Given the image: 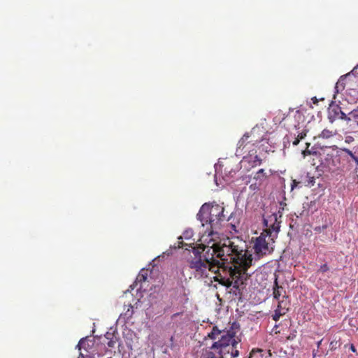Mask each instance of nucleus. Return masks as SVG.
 I'll return each instance as SVG.
<instances>
[{"instance_id": "obj_1", "label": "nucleus", "mask_w": 358, "mask_h": 358, "mask_svg": "<svg viewBox=\"0 0 358 358\" xmlns=\"http://www.w3.org/2000/svg\"><path fill=\"white\" fill-rule=\"evenodd\" d=\"M217 234L210 232L203 234L199 239L201 243L192 248V250H187V263L196 278L208 277L210 271L217 273L220 265V259L222 262H227L229 252L235 250H242L244 241L241 239L234 238L224 240L223 243L216 239Z\"/></svg>"}, {"instance_id": "obj_2", "label": "nucleus", "mask_w": 358, "mask_h": 358, "mask_svg": "<svg viewBox=\"0 0 358 358\" xmlns=\"http://www.w3.org/2000/svg\"><path fill=\"white\" fill-rule=\"evenodd\" d=\"M228 258V261L232 264L229 268V277L225 278L221 274H217L213 278L214 281L218 282L227 287L233 285L234 287L238 289L251 275L248 270L251 266L253 259L252 255L247 250L246 243L244 241V246L241 251L238 249L237 252H235V250L229 252Z\"/></svg>"}, {"instance_id": "obj_3", "label": "nucleus", "mask_w": 358, "mask_h": 358, "mask_svg": "<svg viewBox=\"0 0 358 358\" xmlns=\"http://www.w3.org/2000/svg\"><path fill=\"white\" fill-rule=\"evenodd\" d=\"M224 208L217 203H205L203 204L197 213V219L201 222L203 227L209 224L210 230H207L203 234H208L214 232L217 234L216 239L220 241L219 233L216 231L220 228L221 224L226 220L224 214Z\"/></svg>"}, {"instance_id": "obj_4", "label": "nucleus", "mask_w": 358, "mask_h": 358, "mask_svg": "<svg viewBox=\"0 0 358 358\" xmlns=\"http://www.w3.org/2000/svg\"><path fill=\"white\" fill-rule=\"evenodd\" d=\"M275 235L272 236L267 231H263L256 238H252V249L258 258L271 255L274 250Z\"/></svg>"}, {"instance_id": "obj_5", "label": "nucleus", "mask_w": 358, "mask_h": 358, "mask_svg": "<svg viewBox=\"0 0 358 358\" xmlns=\"http://www.w3.org/2000/svg\"><path fill=\"white\" fill-rule=\"evenodd\" d=\"M262 138L257 136L255 131L252 130L245 133L237 144V155H242L245 152L256 151Z\"/></svg>"}, {"instance_id": "obj_6", "label": "nucleus", "mask_w": 358, "mask_h": 358, "mask_svg": "<svg viewBox=\"0 0 358 358\" xmlns=\"http://www.w3.org/2000/svg\"><path fill=\"white\" fill-rule=\"evenodd\" d=\"M264 222L267 227V229L264 231H269L272 236L275 235V240L278 237V234L280 231V222L278 220L277 214H272L268 217V220L264 219Z\"/></svg>"}, {"instance_id": "obj_7", "label": "nucleus", "mask_w": 358, "mask_h": 358, "mask_svg": "<svg viewBox=\"0 0 358 358\" xmlns=\"http://www.w3.org/2000/svg\"><path fill=\"white\" fill-rule=\"evenodd\" d=\"M234 342H237L234 338V335L225 333L221 336V338L218 341L215 342L213 344V349L216 350L217 348H221L224 350L226 348H232L231 345L234 344Z\"/></svg>"}, {"instance_id": "obj_8", "label": "nucleus", "mask_w": 358, "mask_h": 358, "mask_svg": "<svg viewBox=\"0 0 358 358\" xmlns=\"http://www.w3.org/2000/svg\"><path fill=\"white\" fill-rule=\"evenodd\" d=\"M329 118L331 122L336 120H345L347 121L350 120V117H348L345 113L341 110L338 105H333L329 109Z\"/></svg>"}, {"instance_id": "obj_9", "label": "nucleus", "mask_w": 358, "mask_h": 358, "mask_svg": "<svg viewBox=\"0 0 358 358\" xmlns=\"http://www.w3.org/2000/svg\"><path fill=\"white\" fill-rule=\"evenodd\" d=\"M243 163L248 164V168H251L259 166L262 163V159L257 155V150L248 152L246 156L243 158Z\"/></svg>"}, {"instance_id": "obj_10", "label": "nucleus", "mask_w": 358, "mask_h": 358, "mask_svg": "<svg viewBox=\"0 0 358 358\" xmlns=\"http://www.w3.org/2000/svg\"><path fill=\"white\" fill-rule=\"evenodd\" d=\"M273 298L278 301V303L279 301L286 300L287 301V295L286 294V291L285 288L278 285L277 278H275L274 282V285L273 288Z\"/></svg>"}, {"instance_id": "obj_11", "label": "nucleus", "mask_w": 358, "mask_h": 358, "mask_svg": "<svg viewBox=\"0 0 358 358\" xmlns=\"http://www.w3.org/2000/svg\"><path fill=\"white\" fill-rule=\"evenodd\" d=\"M289 301H287L286 300L279 301L277 308L272 316L273 320L277 322L281 316L285 315L289 309Z\"/></svg>"}, {"instance_id": "obj_12", "label": "nucleus", "mask_w": 358, "mask_h": 358, "mask_svg": "<svg viewBox=\"0 0 358 358\" xmlns=\"http://www.w3.org/2000/svg\"><path fill=\"white\" fill-rule=\"evenodd\" d=\"M268 178V175L265 172L264 169H261L257 171L253 177V179L255 180V183L250 185V189H255L257 188V185H261Z\"/></svg>"}, {"instance_id": "obj_13", "label": "nucleus", "mask_w": 358, "mask_h": 358, "mask_svg": "<svg viewBox=\"0 0 358 358\" xmlns=\"http://www.w3.org/2000/svg\"><path fill=\"white\" fill-rule=\"evenodd\" d=\"M206 358H222V352L217 351V349H213V345L210 348V350L206 353Z\"/></svg>"}, {"instance_id": "obj_14", "label": "nucleus", "mask_w": 358, "mask_h": 358, "mask_svg": "<svg viewBox=\"0 0 358 358\" xmlns=\"http://www.w3.org/2000/svg\"><path fill=\"white\" fill-rule=\"evenodd\" d=\"M105 337L108 340V342L106 343L107 345L109 348H114L117 342V338L114 336V335L108 332L105 335Z\"/></svg>"}, {"instance_id": "obj_15", "label": "nucleus", "mask_w": 358, "mask_h": 358, "mask_svg": "<svg viewBox=\"0 0 358 358\" xmlns=\"http://www.w3.org/2000/svg\"><path fill=\"white\" fill-rule=\"evenodd\" d=\"M148 279V270H145V269H142L140 273H138L137 278H136V283L137 282H144L147 280Z\"/></svg>"}, {"instance_id": "obj_16", "label": "nucleus", "mask_w": 358, "mask_h": 358, "mask_svg": "<svg viewBox=\"0 0 358 358\" xmlns=\"http://www.w3.org/2000/svg\"><path fill=\"white\" fill-rule=\"evenodd\" d=\"M334 136L333 131L329 129H324L315 139L324 138L328 139Z\"/></svg>"}, {"instance_id": "obj_17", "label": "nucleus", "mask_w": 358, "mask_h": 358, "mask_svg": "<svg viewBox=\"0 0 358 358\" xmlns=\"http://www.w3.org/2000/svg\"><path fill=\"white\" fill-rule=\"evenodd\" d=\"M238 345V342H234V344H232L231 346L232 348H229L228 350H230L229 354L231 355V358H236L238 357L239 352L237 349V346Z\"/></svg>"}, {"instance_id": "obj_18", "label": "nucleus", "mask_w": 358, "mask_h": 358, "mask_svg": "<svg viewBox=\"0 0 358 358\" xmlns=\"http://www.w3.org/2000/svg\"><path fill=\"white\" fill-rule=\"evenodd\" d=\"M339 150L348 154L355 163L358 160V157L348 148H340Z\"/></svg>"}, {"instance_id": "obj_19", "label": "nucleus", "mask_w": 358, "mask_h": 358, "mask_svg": "<svg viewBox=\"0 0 358 358\" xmlns=\"http://www.w3.org/2000/svg\"><path fill=\"white\" fill-rule=\"evenodd\" d=\"M221 331L218 329L217 327H213L210 333L208 334V337L211 339H215L220 334Z\"/></svg>"}, {"instance_id": "obj_20", "label": "nucleus", "mask_w": 358, "mask_h": 358, "mask_svg": "<svg viewBox=\"0 0 358 358\" xmlns=\"http://www.w3.org/2000/svg\"><path fill=\"white\" fill-rule=\"evenodd\" d=\"M193 236V231L192 229L185 230L182 236H180L178 238V240H182V238H185L186 240L190 239Z\"/></svg>"}, {"instance_id": "obj_21", "label": "nucleus", "mask_w": 358, "mask_h": 358, "mask_svg": "<svg viewBox=\"0 0 358 358\" xmlns=\"http://www.w3.org/2000/svg\"><path fill=\"white\" fill-rule=\"evenodd\" d=\"M275 357L278 358H286L287 357V352L284 350L282 348H279L278 352H274Z\"/></svg>"}, {"instance_id": "obj_22", "label": "nucleus", "mask_w": 358, "mask_h": 358, "mask_svg": "<svg viewBox=\"0 0 358 358\" xmlns=\"http://www.w3.org/2000/svg\"><path fill=\"white\" fill-rule=\"evenodd\" d=\"M194 245V243L187 244V243H185L182 241L179 240L178 241V245L176 247L178 248H182L185 245H189V247H191L192 248L194 247L192 245Z\"/></svg>"}, {"instance_id": "obj_23", "label": "nucleus", "mask_w": 358, "mask_h": 358, "mask_svg": "<svg viewBox=\"0 0 358 358\" xmlns=\"http://www.w3.org/2000/svg\"><path fill=\"white\" fill-rule=\"evenodd\" d=\"M329 270V267L327 264H322L318 269V273H324Z\"/></svg>"}, {"instance_id": "obj_24", "label": "nucleus", "mask_w": 358, "mask_h": 358, "mask_svg": "<svg viewBox=\"0 0 358 358\" xmlns=\"http://www.w3.org/2000/svg\"><path fill=\"white\" fill-rule=\"evenodd\" d=\"M229 348H226L224 350H223L222 348H217V351H220L222 352V358H224V355H226L227 354H229L230 352V350H228Z\"/></svg>"}, {"instance_id": "obj_25", "label": "nucleus", "mask_w": 358, "mask_h": 358, "mask_svg": "<svg viewBox=\"0 0 358 358\" xmlns=\"http://www.w3.org/2000/svg\"><path fill=\"white\" fill-rule=\"evenodd\" d=\"M337 345H338V341H333L330 343L329 344V349L331 350H334L335 349H336L337 348Z\"/></svg>"}, {"instance_id": "obj_26", "label": "nucleus", "mask_w": 358, "mask_h": 358, "mask_svg": "<svg viewBox=\"0 0 358 358\" xmlns=\"http://www.w3.org/2000/svg\"><path fill=\"white\" fill-rule=\"evenodd\" d=\"M296 331H294L293 333H291L288 336H287V340H289V341H292L294 340L296 336Z\"/></svg>"}, {"instance_id": "obj_27", "label": "nucleus", "mask_w": 358, "mask_h": 358, "mask_svg": "<svg viewBox=\"0 0 358 358\" xmlns=\"http://www.w3.org/2000/svg\"><path fill=\"white\" fill-rule=\"evenodd\" d=\"M125 314L127 315L129 317H131L133 314V306L131 305H129V308H128Z\"/></svg>"}, {"instance_id": "obj_28", "label": "nucleus", "mask_w": 358, "mask_h": 358, "mask_svg": "<svg viewBox=\"0 0 358 358\" xmlns=\"http://www.w3.org/2000/svg\"><path fill=\"white\" fill-rule=\"evenodd\" d=\"M353 141H354V138L352 136H349L345 137V142L346 143H351Z\"/></svg>"}, {"instance_id": "obj_29", "label": "nucleus", "mask_w": 358, "mask_h": 358, "mask_svg": "<svg viewBox=\"0 0 358 358\" xmlns=\"http://www.w3.org/2000/svg\"><path fill=\"white\" fill-rule=\"evenodd\" d=\"M298 183H299L298 182H296L295 180H294L292 181V189H293L295 187H296Z\"/></svg>"}, {"instance_id": "obj_30", "label": "nucleus", "mask_w": 358, "mask_h": 358, "mask_svg": "<svg viewBox=\"0 0 358 358\" xmlns=\"http://www.w3.org/2000/svg\"><path fill=\"white\" fill-rule=\"evenodd\" d=\"M306 136V134L301 133L298 135V137L299 140L303 139Z\"/></svg>"}, {"instance_id": "obj_31", "label": "nucleus", "mask_w": 358, "mask_h": 358, "mask_svg": "<svg viewBox=\"0 0 358 358\" xmlns=\"http://www.w3.org/2000/svg\"><path fill=\"white\" fill-rule=\"evenodd\" d=\"M311 100L313 101V103L314 104H317V103H318V100H317V99L316 98V96L313 97V98L311 99Z\"/></svg>"}, {"instance_id": "obj_32", "label": "nucleus", "mask_w": 358, "mask_h": 358, "mask_svg": "<svg viewBox=\"0 0 358 358\" xmlns=\"http://www.w3.org/2000/svg\"><path fill=\"white\" fill-rule=\"evenodd\" d=\"M299 141H300L299 138H296L294 140V141L293 142V145H298V144H299Z\"/></svg>"}, {"instance_id": "obj_33", "label": "nucleus", "mask_w": 358, "mask_h": 358, "mask_svg": "<svg viewBox=\"0 0 358 358\" xmlns=\"http://www.w3.org/2000/svg\"><path fill=\"white\" fill-rule=\"evenodd\" d=\"M350 350H351L352 352H356V348H355V347L354 346V345H352H352H350Z\"/></svg>"}, {"instance_id": "obj_34", "label": "nucleus", "mask_w": 358, "mask_h": 358, "mask_svg": "<svg viewBox=\"0 0 358 358\" xmlns=\"http://www.w3.org/2000/svg\"><path fill=\"white\" fill-rule=\"evenodd\" d=\"M322 340H320V341H318V342H317V348H320V345H321V344H322Z\"/></svg>"}, {"instance_id": "obj_35", "label": "nucleus", "mask_w": 358, "mask_h": 358, "mask_svg": "<svg viewBox=\"0 0 358 358\" xmlns=\"http://www.w3.org/2000/svg\"><path fill=\"white\" fill-rule=\"evenodd\" d=\"M180 314V313H177L173 314V316H172V318L178 316Z\"/></svg>"}, {"instance_id": "obj_36", "label": "nucleus", "mask_w": 358, "mask_h": 358, "mask_svg": "<svg viewBox=\"0 0 358 358\" xmlns=\"http://www.w3.org/2000/svg\"><path fill=\"white\" fill-rule=\"evenodd\" d=\"M325 147H326V148H327L328 146H325ZM329 148H333V150H335V149L338 148L336 145L329 146Z\"/></svg>"}, {"instance_id": "obj_37", "label": "nucleus", "mask_w": 358, "mask_h": 358, "mask_svg": "<svg viewBox=\"0 0 358 358\" xmlns=\"http://www.w3.org/2000/svg\"><path fill=\"white\" fill-rule=\"evenodd\" d=\"M268 356H269V357H272L273 353L271 352V350H268Z\"/></svg>"}, {"instance_id": "obj_38", "label": "nucleus", "mask_w": 358, "mask_h": 358, "mask_svg": "<svg viewBox=\"0 0 358 358\" xmlns=\"http://www.w3.org/2000/svg\"><path fill=\"white\" fill-rule=\"evenodd\" d=\"M78 358H85L84 355L82 353H80Z\"/></svg>"}, {"instance_id": "obj_39", "label": "nucleus", "mask_w": 358, "mask_h": 358, "mask_svg": "<svg viewBox=\"0 0 358 358\" xmlns=\"http://www.w3.org/2000/svg\"><path fill=\"white\" fill-rule=\"evenodd\" d=\"M81 341L79 342V343L77 345V348H78L79 350H80V343Z\"/></svg>"}, {"instance_id": "obj_40", "label": "nucleus", "mask_w": 358, "mask_h": 358, "mask_svg": "<svg viewBox=\"0 0 358 358\" xmlns=\"http://www.w3.org/2000/svg\"><path fill=\"white\" fill-rule=\"evenodd\" d=\"M356 164H357L356 170L358 171V160L357 161Z\"/></svg>"}, {"instance_id": "obj_41", "label": "nucleus", "mask_w": 358, "mask_h": 358, "mask_svg": "<svg viewBox=\"0 0 358 358\" xmlns=\"http://www.w3.org/2000/svg\"><path fill=\"white\" fill-rule=\"evenodd\" d=\"M349 115L355 116V115H354V113H353V112H350V113H349Z\"/></svg>"}, {"instance_id": "obj_42", "label": "nucleus", "mask_w": 358, "mask_h": 358, "mask_svg": "<svg viewBox=\"0 0 358 358\" xmlns=\"http://www.w3.org/2000/svg\"><path fill=\"white\" fill-rule=\"evenodd\" d=\"M108 358H112V357H108Z\"/></svg>"}]
</instances>
